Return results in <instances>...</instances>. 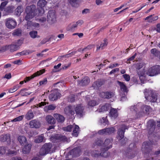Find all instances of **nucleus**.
Instances as JSON below:
<instances>
[{
    "label": "nucleus",
    "instance_id": "f257e3e1",
    "mask_svg": "<svg viewBox=\"0 0 160 160\" xmlns=\"http://www.w3.org/2000/svg\"><path fill=\"white\" fill-rule=\"evenodd\" d=\"M152 147L150 142H144L143 143L142 146V150L145 158H147L152 156L151 155L152 154Z\"/></svg>",
    "mask_w": 160,
    "mask_h": 160
},
{
    "label": "nucleus",
    "instance_id": "f03ea898",
    "mask_svg": "<svg viewBox=\"0 0 160 160\" xmlns=\"http://www.w3.org/2000/svg\"><path fill=\"white\" fill-rule=\"evenodd\" d=\"M145 97L150 102H155L157 99V95L152 90L146 89L144 92Z\"/></svg>",
    "mask_w": 160,
    "mask_h": 160
},
{
    "label": "nucleus",
    "instance_id": "7ed1b4c3",
    "mask_svg": "<svg viewBox=\"0 0 160 160\" xmlns=\"http://www.w3.org/2000/svg\"><path fill=\"white\" fill-rule=\"evenodd\" d=\"M52 144L51 143H47L44 144L40 149L39 154L41 156L45 155L52 151Z\"/></svg>",
    "mask_w": 160,
    "mask_h": 160
},
{
    "label": "nucleus",
    "instance_id": "20e7f679",
    "mask_svg": "<svg viewBox=\"0 0 160 160\" xmlns=\"http://www.w3.org/2000/svg\"><path fill=\"white\" fill-rule=\"evenodd\" d=\"M47 22L50 25H52L56 22V15L55 11H49L47 14Z\"/></svg>",
    "mask_w": 160,
    "mask_h": 160
},
{
    "label": "nucleus",
    "instance_id": "39448f33",
    "mask_svg": "<svg viewBox=\"0 0 160 160\" xmlns=\"http://www.w3.org/2000/svg\"><path fill=\"white\" fill-rule=\"evenodd\" d=\"M135 147L134 143H131L129 146V148L128 149L126 154L128 158L131 159L135 156L136 154V150L134 149Z\"/></svg>",
    "mask_w": 160,
    "mask_h": 160
},
{
    "label": "nucleus",
    "instance_id": "423d86ee",
    "mask_svg": "<svg viewBox=\"0 0 160 160\" xmlns=\"http://www.w3.org/2000/svg\"><path fill=\"white\" fill-rule=\"evenodd\" d=\"M128 128L127 126L124 125H122L120 126L118 129L117 132L118 135L117 136V138L118 140L120 141L123 138L125 131Z\"/></svg>",
    "mask_w": 160,
    "mask_h": 160
},
{
    "label": "nucleus",
    "instance_id": "0eeeda50",
    "mask_svg": "<svg viewBox=\"0 0 160 160\" xmlns=\"http://www.w3.org/2000/svg\"><path fill=\"white\" fill-rule=\"evenodd\" d=\"M160 73V66H155L150 68L147 72L149 76H153Z\"/></svg>",
    "mask_w": 160,
    "mask_h": 160
},
{
    "label": "nucleus",
    "instance_id": "6e6552de",
    "mask_svg": "<svg viewBox=\"0 0 160 160\" xmlns=\"http://www.w3.org/2000/svg\"><path fill=\"white\" fill-rule=\"evenodd\" d=\"M26 15L25 19L27 21V24L24 25L25 28L29 30L30 29V6H27L26 9Z\"/></svg>",
    "mask_w": 160,
    "mask_h": 160
},
{
    "label": "nucleus",
    "instance_id": "1a4fd4ad",
    "mask_svg": "<svg viewBox=\"0 0 160 160\" xmlns=\"http://www.w3.org/2000/svg\"><path fill=\"white\" fill-rule=\"evenodd\" d=\"M6 25L8 28L13 29L16 26V21L12 18H8L6 20Z\"/></svg>",
    "mask_w": 160,
    "mask_h": 160
},
{
    "label": "nucleus",
    "instance_id": "9d476101",
    "mask_svg": "<svg viewBox=\"0 0 160 160\" xmlns=\"http://www.w3.org/2000/svg\"><path fill=\"white\" fill-rule=\"evenodd\" d=\"M51 140L53 142H55L57 140L58 141H67V138L65 136H63L60 134H56L53 136L51 137Z\"/></svg>",
    "mask_w": 160,
    "mask_h": 160
},
{
    "label": "nucleus",
    "instance_id": "9b49d317",
    "mask_svg": "<svg viewBox=\"0 0 160 160\" xmlns=\"http://www.w3.org/2000/svg\"><path fill=\"white\" fill-rule=\"evenodd\" d=\"M147 128L150 134L152 133L154 130L155 122L152 120H149L147 123Z\"/></svg>",
    "mask_w": 160,
    "mask_h": 160
},
{
    "label": "nucleus",
    "instance_id": "f8f14e48",
    "mask_svg": "<svg viewBox=\"0 0 160 160\" xmlns=\"http://www.w3.org/2000/svg\"><path fill=\"white\" fill-rule=\"evenodd\" d=\"M5 51L9 50L10 52H12L17 50L19 48V45L12 43L10 45L4 46Z\"/></svg>",
    "mask_w": 160,
    "mask_h": 160
},
{
    "label": "nucleus",
    "instance_id": "ddd939ff",
    "mask_svg": "<svg viewBox=\"0 0 160 160\" xmlns=\"http://www.w3.org/2000/svg\"><path fill=\"white\" fill-rule=\"evenodd\" d=\"M114 95L113 92H102L100 93L99 96L101 98L108 99L111 98Z\"/></svg>",
    "mask_w": 160,
    "mask_h": 160
},
{
    "label": "nucleus",
    "instance_id": "4468645a",
    "mask_svg": "<svg viewBox=\"0 0 160 160\" xmlns=\"http://www.w3.org/2000/svg\"><path fill=\"white\" fill-rule=\"evenodd\" d=\"M90 82V79L87 76L85 77L81 80H78V83L80 86H84L89 84Z\"/></svg>",
    "mask_w": 160,
    "mask_h": 160
},
{
    "label": "nucleus",
    "instance_id": "2eb2a0df",
    "mask_svg": "<svg viewBox=\"0 0 160 160\" xmlns=\"http://www.w3.org/2000/svg\"><path fill=\"white\" fill-rule=\"evenodd\" d=\"M81 150L79 147H76L71 150L68 154L71 155L72 157L79 156L80 155Z\"/></svg>",
    "mask_w": 160,
    "mask_h": 160
},
{
    "label": "nucleus",
    "instance_id": "dca6fc26",
    "mask_svg": "<svg viewBox=\"0 0 160 160\" xmlns=\"http://www.w3.org/2000/svg\"><path fill=\"white\" fill-rule=\"evenodd\" d=\"M112 147V146L111 145L109 146L105 147L102 148L101 149V156L106 158L110 155V153L109 152H107V151L108 149Z\"/></svg>",
    "mask_w": 160,
    "mask_h": 160
},
{
    "label": "nucleus",
    "instance_id": "f3484780",
    "mask_svg": "<svg viewBox=\"0 0 160 160\" xmlns=\"http://www.w3.org/2000/svg\"><path fill=\"white\" fill-rule=\"evenodd\" d=\"M0 140L3 142L7 141L8 144L9 145L11 142L10 135L9 134L2 135L0 137Z\"/></svg>",
    "mask_w": 160,
    "mask_h": 160
},
{
    "label": "nucleus",
    "instance_id": "a211bd4d",
    "mask_svg": "<svg viewBox=\"0 0 160 160\" xmlns=\"http://www.w3.org/2000/svg\"><path fill=\"white\" fill-rule=\"evenodd\" d=\"M103 84L104 82L101 79L98 80L94 82L93 84V87L95 89L98 90L99 88Z\"/></svg>",
    "mask_w": 160,
    "mask_h": 160
},
{
    "label": "nucleus",
    "instance_id": "6ab92c4d",
    "mask_svg": "<svg viewBox=\"0 0 160 160\" xmlns=\"http://www.w3.org/2000/svg\"><path fill=\"white\" fill-rule=\"evenodd\" d=\"M64 111L65 113L68 115H73L75 113L73 109L70 106L66 107Z\"/></svg>",
    "mask_w": 160,
    "mask_h": 160
},
{
    "label": "nucleus",
    "instance_id": "aec40b11",
    "mask_svg": "<svg viewBox=\"0 0 160 160\" xmlns=\"http://www.w3.org/2000/svg\"><path fill=\"white\" fill-rule=\"evenodd\" d=\"M75 110L77 114L79 115L80 117H81L82 115L84 108L82 105H77Z\"/></svg>",
    "mask_w": 160,
    "mask_h": 160
},
{
    "label": "nucleus",
    "instance_id": "412c9836",
    "mask_svg": "<svg viewBox=\"0 0 160 160\" xmlns=\"http://www.w3.org/2000/svg\"><path fill=\"white\" fill-rule=\"evenodd\" d=\"M61 94L58 92L52 93L49 95V99L51 101H54L56 100L60 96Z\"/></svg>",
    "mask_w": 160,
    "mask_h": 160
},
{
    "label": "nucleus",
    "instance_id": "4be33fe9",
    "mask_svg": "<svg viewBox=\"0 0 160 160\" xmlns=\"http://www.w3.org/2000/svg\"><path fill=\"white\" fill-rule=\"evenodd\" d=\"M38 9H36L35 5L31 6V18H33L38 14Z\"/></svg>",
    "mask_w": 160,
    "mask_h": 160
},
{
    "label": "nucleus",
    "instance_id": "5701e85b",
    "mask_svg": "<svg viewBox=\"0 0 160 160\" xmlns=\"http://www.w3.org/2000/svg\"><path fill=\"white\" fill-rule=\"evenodd\" d=\"M41 126L40 122L36 120H34L31 121V128H39Z\"/></svg>",
    "mask_w": 160,
    "mask_h": 160
},
{
    "label": "nucleus",
    "instance_id": "b1692460",
    "mask_svg": "<svg viewBox=\"0 0 160 160\" xmlns=\"http://www.w3.org/2000/svg\"><path fill=\"white\" fill-rule=\"evenodd\" d=\"M53 116L54 118L59 122L62 123L65 120L64 117L62 115L60 114L55 113L54 114Z\"/></svg>",
    "mask_w": 160,
    "mask_h": 160
},
{
    "label": "nucleus",
    "instance_id": "393cba45",
    "mask_svg": "<svg viewBox=\"0 0 160 160\" xmlns=\"http://www.w3.org/2000/svg\"><path fill=\"white\" fill-rule=\"evenodd\" d=\"M45 119L47 122L51 124H54L55 123V119L52 116L48 115L46 117Z\"/></svg>",
    "mask_w": 160,
    "mask_h": 160
},
{
    "label": "nucleus",
    "instance_id": "a878e982",
    "mask_svg": "<svg viewBox=\"0 0 160 160\" xmlns=\"http://www.w3.org/2000/svg\"><path fill=\"white\" fill-rule=\"evenodd\" d=\"M118 83L120 86V88L122 92H123V93H126V94H127L128 92V89L126 86L123 82L118 81Z\"/></svg>",
    "mask_w": 160,
    "mask_h": 160
},
{
    "label": "nucleus",
    "instance_id": "bb28decb",
    "mask_svg": "<svg viewBox=\"0 0 160 160\" xmlns=\"http://www.w3.org/2000/svg\"><path fill=\"white\" fill-rule=\"evenodd\" d=\"M18 140L21 145L23 146L28 144L27 139L25 137L23 136H19L18 138Z\"/></svg>",
    "mask_w": 160,
    "mask_h": 160
},
{
    "label": "nucleus",
    "instance_id": "cd10ccee",
    "mask_svg": "<svg viewBox=\"0 0 160 160\" xmlns=\"http://www.w3.org/2000/svg\"><path fill=\"white\" fill-rule=\"evenodd\" d=\"M51 39H53L56 41H58L59 40L57 39L56 38L53 36H51L50 38H44L40 42V44H43L47 42H48L51 40Z\"/></svg>",
    "mask_w": 160,
    "mask_h": 160
},
{
    "label": "nucleus",
    "instance_id": "c85d7f7f",
    "mask_svg": "<svg viewBox=\"0 0 160 160\" xmlns=\"http://www.w3.org/2000/svg\"><path fill=\"white\" fill-rule=\"evenodd\" d=\"M109 113L110 116L114 118H116L118 116L117 111L114 108L111 109Z\"/></svg>",
    "mask_w": 160,
    "mask_h": 160
},
{
    "label": "nucleus",
    "instance_id": "c756f323",
    "mask_svg": "<svg viewBox=\"0 0 160 160\" xmlns=\"http://www.w3.org/2000/svg\"><path fill=\"white\" fill-rule=\"evenodd\" d=\"M110 107V106L109 104L106 103L105 105L102 106L101 108L98 109V111L99 112L107 111L109 109Z\"/></svg>",
    "mask_w": 160,
    "mask_h": 160
},
{
    "label": "nucleus",
    "instance_id": "7c9ffc66",
    "mask_svg": "<svg viewBox=\"0 0 160 160\" xmlns=\"http://www.w3.org/2000/svg\"><path fill=\"white\" fill-rule=\"evenodd\" d=\"M30 152V145L29 144L24 145L22 149V152L24 154H29Z\"/></svg>",
    "mask_w": 160,
    "mask_h": 160
},
{
    "label": "nucleus",
    "instance_id": "2f4dec72",
    "mask_svg": "<svg viewBox=\"0 0 160 160\" xmlns=\"http://www.w3.org/2000/svg\"><path fill=\"white\" fill-rule=\"evenodd\" d=\"M45 71V69H43L40 70L39 71H37L36 73H34L31 76V79L34 78V77L39 76L42 73H43Z\"/></svg>",
    "mask_w": 160,
    "mask_h": 160
},
{
    "label": "nucleus",
    "instance_id": "473e14b6",
    "mask_svg": "<svg viewBox=\"0 0 160 160\" xmlns=\"http://www.w3.org/2000/svg\"><path fill=\"white\" fill-rule=\"evenodd\" d=\"M73 128H74L72 135L73 136L77 137L78 136L79 133L78 130L79 127L77 125H74L73 126Z\"/></svg>",
    "mask_w": 160,
    "mask_h": 160
},
{
    "label": "nucleus",
    "instance_id": "72a5a7b5",
    "mask_svg": "<svg viewBox=\"0 0 160 160\" xmlns=\"http://www.w3.org/2000/svg\"><path fill=\"white\" fill-rule=\"evenodd\" d=\"M90 153L92 156L94 157H98L101 155V152L97 150H94L91 151Z\"/></svg>",
    "mask_w": 160,
    "mask_h": 160
},
{
    "label": "nucleus",
    "instance_id": "f704fd0d",
    "mask_svg": "<svg viewBox=\"0 0 160 160\" xmlns=\"http://www.w3.org/2000/svg\"><path fill=\"white\" fill-rule=\"evenodd\" d=\"M29 90L27 89H24L21 90L19 92L18 94H21L22 96H27L29 95Z\"/></svg>",
    "mask_w": 160,
    "mask_h": 160
},
{
    "label": "nucleus",
    "instance_id": "c9c22d12",
    "mask_svg": "<svg viewBox=\"0 0 160 160\" xmlns=\"http://www.w3.org/2000/svg\"><path fill=\"white\" fill-rule=\"evenodd\" d=\"M22 6H19L15 10V14L18 16L21 15V13L22 12Z\"/></svg>",
    "mask_w": 160,
    "mask_h": 160
},
{
    "label": "nucleus",
    "instance_id": "e433bc0d",
    "mask_svg": "<svg viewBox=\"0 0 160 160\" xmlns=\"http://www.w3.org/2000/svg\"><path fill=\"white\" fill-rule=\"evenodd\" d=\"M47 2L45 0H39L37 3V5L40 8H43L47 4Z\"/></svg>",
    "mask_w": 160,
    "mask_h": 160
},
{
    "label": "nucleus",
    "instance_id": "4c0bfd02",
    "mask_svg": "<svg viewBox=\"0 0 160 160\" xmlns=\"http://www.w3.org/2000/svg\"><path fill=\"white\" fill-rule=\"evenodd\" d=\"M22 34V30L21 29L18 28L15 29L12 33V35L14 36H21Z\"/></svg>",
    "mask_w": 160,
    "mask_h": 160
},
{
    "label": "nucleus",
    "instance_id": "58836bf2",
    "mask_svg": "<svg viewBox=\"0 0 160 160\" xmlns=\"http://www.w3.org/2000/svg\"><path fill=\"white\" fill-rule=\"evenodd\" d=\"M80 0H70L69 2L71 5L74 7H77L79 4Z\"/></svg>",
    "mask_w": 160,
    "mask_h": 160
},
{
    "label": "nucleus",
    "instance_id": "ea45409f",
    "mask_svg": "<svg viewBox=\"0 0 160 160\" xmlns=\"http://www.w3.org/2000/svg\"><path fill=\"white\" fill-rule=\"evenodd\" d=\"M103 142L99 139H97L93 144V147L94 148L97 146H100L103 144Z\"/></svg>",
    "mask_w": 160,
    "mask_h": 160
},
{
    "label": "nucleus",
    "instance_id": "a19ab883",
    "mask_svg": "<svg viewBox=\"0 0 160 160\" xmlns=\"http://www.w3.org/2000/svg\"><path fill=\"white\" fill-rule=\"evenodd\" d=\"M151 52L153 55L155 57H158L160 55V52L156 48H153L151 49Z\"/></svg>",
    "mask_w": 160,
    "mask_h": 160
},
{
    "label": "nucleus",
    "instance_id": "79ce46f5",
    "mask_svg": "<svg viewBox=\"0 0 160 160\" xmlns=\"http://www.w3.org/2000/svg\"><path fill=\"white\" fill-rule=\"evenodd\" d=\"M31 37L33 38H39L40 36L38 35V32L36 31H31L30 33Z\"/></svg>",
    "mask_w": 160,
    "mask_h": 160
},
{
    "label": "nucleus",
    "instance_id": "37998d69",
    "mask_svg": "<svg viewBox=\"0 0 160 160\" xmlns=\"http://www.w3.org/2000/svg\"><path fill=\"white\" fill-rule=\"evenodd\" d=\"M145 115V114L144 113V112L143 111V110H142L141 108L139 112H137V111L136 113V115L137 118H139L141 116H144Z\"/></svg>",
    "mask_w": 160,
    "mask_h": 160
},
{
    "label": "nucleus",
    "instance_id": "c03bdc74",
    "mask_svg": "<svg viewBox=\"0 0 160 160\" xmlns=\"http://www.w3.org/2000/svg\"><path fill=\"white\" fill-rule=\"evenodd\" d=\"M141 108L142 110L144 112L145 114L148 112L150 109V107L147 105H143Z\"/></svg>",
    "mask_w": 160,
    "mask_h": 160
},
{
    "label": "nucleus",
    "instance_id": "a18cd8bd",
    "mask_svg": "<svg viewBox=\"0 0 160 160\" xmlns=\"http://www.w3.org/2000/svg\"><path fill=\"white\" fill-rule=\"evenodd\" d=\"M106 134H110L113 133L115 131V129L113 127L106 128Z\"/></svg>",
    "mask_w": 160,
    "mask_h": 160
},
{
    "label": "nucleus",
    "instance_id": "49530a36",
    "mask_svg": "<svg viewBox=\"0 0 160 160\" xmlns=\"http://www.w3.org/2000/svg\"><path fill=\"white\" fill-rule=\"evenodd\" d=\"M44 139V137L42 134L39 136L35 140V142L36 143H40L43 141Z\"/></svg>",
    "mask_w": 160,
    "mask_h": 160
},
{
    "label": "nucleus",
    "instance_id": "de8ad7c7",
    "mask_svg": "<svg viewBox=\"0 0 160 160\" xmlns=\"http://www.w3.org/2000/svg\"><path fill=\"white\" fill-rule=\"evenodd\" d=\"M38 16H42L44 14L45 10L43 8H39L38 9Z\"/></svg>",
    "mask_w": 160,
    "mask_h": 160
},
{
    "label": "nucleus",
    "instance_id": "09e8293b",
    "mask_svg": "<svg viewBox=\"0 0 160 160\" xmlns=\"http://www.w3.org/2000/svg\"><path fill=\"white\" fill-rule=\"evenodd\" d=\"M137 73L139 76L140 79H141V78H142L143 75H144V72L143 70H137Z\"/></svg>",
    "mask_w": 160,
    "mask_h": 160
},
{
    "label": "nucleus",
    "instance_id": "8fccbe9b",
    "mask_svg": "<svg viewBox=\"0 0 160 160\" xmlns=\"http://www.w3.org/2000/svg\"><path fill=\"white\" fill-rule=\"evenodd\" d=\"M61 65V63H59L57 65H55L54 67V69H53L52 72H55L59 71L60 70H58L59 68Z\"/></svg>",
    "mask_w": 160,
    "mask_h": 160
},
{
    "label": "nucleus",
    "instance_id": "3c124183",
    "mask_svg": "<svg viewBox=\"0 0 160 160\" xmlns=\"http://www.w3.org/2000/svg\"><path fill=\"white\" fill-rule=\"evenodd\" d=\"M39 27V24L38 23L36 22L31 23V28L32 29H35L36 28H38Z\"/></svg>",
    "mask_w": 160,
    "mask_h": 160
},
{
    "label": "nucleus",
    "instance_id": "603ef678",
    "mask_svg": "<svg viewBox=\"0 0 160 160\" xmlns=\"http://www.w3.org/2000/svg\"><path fill=\"white\" fill-rule=\"evenodd\" d=\"M103 41V42L100 44L102 49L104 47L106 46L108 44V39L107 38H104Z\"/></svg>",
    "mask_w": 160,
    "mask_h": 160
},
{
    "label": "nucleus",
    "instance_id": "864d4df0",
    "mask_svg": "<svg viewBox=\"0 0 160 160\" xmlns=\"http://www.w3.org/2000/svg\"><path fill=\"white\" fill-rule=\"evenodd\" d=\"M8 2V1H5L2 2L0 6V9L1 11H3L4 9V7L7 4Z\"/></svg>",
    "mask_w": 160,
    "mask_h": 160
},
{
    "label": "nucleus",
    "instance_id": "5fc2aeb1",
    "mask_svg": "<svg viewBox=\"0 0 160 160\" xmlns=\"http://www.w3.org/2000/svg\"><path fill=\"white\" fill-rule=\"evenodd\" d=\"M73 126L72 125H68L66 127L63 128V130L66 131L70 132L72 128L73 127Z\"/></svg>",
    "mask_w": 160,
    "mask_h": 160
},
{
    "label": "nucleus",
    "instance_id": "6e6d98bb",
    "mask_svg": "<svg viewBox=\"0 0 160 160\" xmlns=\"http://www.w3.org/2000/svg\"><path fill=\"white\" fill-rule=\"evenodd\" d=\"M97 104V102L94 100H91L88 102V105L91 107H93Z\"/></svg>",
    "mask_w": 160,
    "mask_h": 160
},
{
    "label": "nucleus",
    "instance_id": "4d7b16f0",
    "mask_svg": "<svg viewBox=\"0 0 160 160\" xmlns=\"http://www.w3.org/2000/svg\"><path fill=\"white\" fill-rule=\"evenodd\" d=\"M17 153V152L16 151H15L14 150H8V152L7 153V154L8 155H10L12 156H13L14 155H16Z\"/></svg>",
    "mask_w": 160,
    "mask_h": 160
},
{
    "label": "nucleus",
    "instance_id": "13d9d810",
    "mask_svg": "<svg viewBox=\"0 0 160 160\" xmlns=\"http://www.w3.org/2000/svg\"><path fill=\"white\" fill-rule=\"evenodd\" d=\"M6 151V148L4 147H0V154L2 155L4 154Z\"/></svg>",
    "mask_w": 160,
    "mask_h": 160
},
{
    "label": "nucleus",
    "instance_id": "bf43d9fd",
    "mask_svg": "<svg viewBox=\"0 0 160 160\" xmlns=\"http://www.w3.org/2000/svg\"><path fill=\"white\" fill-rule=\"evenodd\" d=\"M45 108H47L49 110H53L55 109L56 106L53 105H50L48 106H46Z\"/></svg>",
    "mask_w": 160,
    "mask_h": 160
},
{
    "label": "nucleus",
    "instance_id": "052dcab7",
    "mask_svg": "<svg viewBox=\"0 0 160 160\" xmlns=\"http://www.w3.org/2000/svg\"><path fill=\"white\" fill-rule=\"evenodd\" d=\"M112 141V138H108L105 140L104 142V144L105 145H108Z\"/></svg>",
    "mask_w": 160,
    "mask_h": 160
},
{
    "label": "nucleus",
    "instance_id": "680f3d73",
    "mask_svg": "<svg viewBox=\"0 0 160 160\" xmlns=\"http://www.w3.org/2000/svg\"><path fill=\"white\" fill-rule=\"evenodd\" d=\"M23 117V115L20 116L12 120V122L19 121L21 120Z\"/></svg>",
    "mask_w": 160,
    "mask_h": 160
},
{
    "label": "nucleus",
    "instance_id": "e2e57ef3",
    "mask_svg": "<svg viewBox=\"0 0 160 160\" xmlns=\"http://www.w3.org/2000/svg\"><path fill=\"white\" fill-rule=\"evenodd\" d=\"M76 52V51L72 52L69 54H66L64 55H63V58H68L69 57H71L73 55L75 54Z\"/></svg>",
    "mask_w": 160,
    "mask_h": 160
},
{
    "label": "nucleus",
    "instance_id": "0e129e2a",
    "mask_svg": "<svg viewBox=\"0 0 160 160\" xmlns=\"http://www.w3.org/2000/svg\"><path fill=\"white\" fill-rule=\"evenodd\" d=\"M18 88L16 86H14L12 88H10L8 90V92L10 93H12L16 91Z\"/></svg>",
    "mask_w": 160,
    "mask_h": 160
},
{
    "label": "nucleus",
    "instance_id": "69168bd1",
    "mask_svg": "<svg viewBox=\"0 0 160 160\" xmlns=\"http://www.w3.org/2000/svg\"><path fill=\"white\" fill-rule=\"evenodd\" d=\"M143 66V64L141 63H137L136 65V68L137 70H139Z\"/></svg>",
    "mask_w": 160,
    "mask_h": 160
},
{
    "label": "nucleus",
    "instance_id": "338daca9",
    "mask_svg": "<svg viewBox=\"0 0 160 160\" xmlns=\"http://www.w3.org/2000/svg\"><path fill=\"white\" fill-rule=\"evenodd\" d=\"M130 110L131 111L135 114H136L137 112V109L135 105L131 106L130 107Z\"/></svg>",
    "mask_w": 160,
    "mask_h": 160
},
{
    "label": "nucleus",
    "instance_id": "774afa93",
    "mask_svg": "<svg viewBox=\"0 0 160 160\" xmlns=\"http://www.w3.org/2000/svg\"><path fill=\"white\" fill-rule=\"evenodd\" d=\"M38 21L40 23H44L46 21V18L45 17H42L39 19H38Z\"/></svg>",
    "mask_w": 160,
    "mask_h": 160
}]
</instances>
